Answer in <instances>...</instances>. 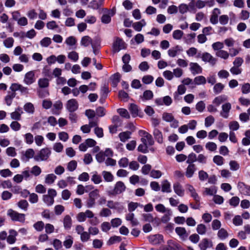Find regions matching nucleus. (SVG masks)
Segmentation results:
<instances>
[{
  "label": "nucleus",
  "instance_id": "obj_39",
  "mask_svg": "<svg viewBox=\"0 0 250 250\" xmlns=\"http://www.w3.org/2000/svg\"><path fill=\"white\" fill-rule=\"evenodd\" d=\"M42 200L43 202L47 206H51L53 205L54 203V198L47 195V194L43 195L42 196Z\"/></svg>",
  "mask_w": 250,
  "mask_h": 250
},
{
  "label": "nucleus",
  "instance_id": "obj_9",
  "mask_svg": "<svg viewBox=\"0 0 250 250\" xmlns=\"http://www.w3.org/2000/svg\"><path fill=\"white\" fill-rule=\"evenodd\" d=\"M148 239L149 243L153 245H159L164 242L163 236L159 234L151 235L148 237Z\"/></svg>",
  "mask_w": 250,
  "mask_h": 250
},
{
  "label": "nucleus",
  "instance_id": "obj_45",
  "mask_svg": "<svg viewBox=\"0 0 250 250\" xmlns=\"http://www.w3.org/2000/svg\"><path fill=\"white\" fill-rule=\"evenodd\" d=\"M24 110L30 114H33L34 112V106L33 104L31 103H27L24 105Z\"/></svg>",
  "mask_w": 250,
  "mask_h": 250
},
{
  "label": "nucleus",
  "instance_id": "obj_2",
  "mask_svg": "<svg viewBox=\"0 0 250 250\" xmlns=\"http://www.w3.org/2000/svg\"><path fill=\"white\" fill-rule=\"evenodd\" d=\"M125 189V184L122 181H118L115 184L113 190L108 192V195L111 196L120 194L124 192Z\"/></svg>",
  "mask_w": 250,
  "mask_h": 250
},
{
  "label": "nucleus",
  "instance_id": "obj_26",
  "mask_svg": "<svg viewBox=\"0 0 250 250\" xmlns=\"http://www.w3.org/2000/svg\"><path fill=\"white\" fill-rule=\"evenodd\" d=\"M181 51H182V49H181V47L177 45L175 46V47L169 49L167 51V53H168V56L170 57L174 58L175 56H176V55L178 54V52H180Z\"/></svg>",
  "mask_w": 250,
  "mask_h": 250
},
{
  "label": "nucleus",
  "instance_id": "obj_57",
  "mask_svg": "<svg viewBox=\"0 0 250 250\" xmlns=\"http://www.w3.org/2000/svg\"><path fill=\"white\" fill-rule=\"evenodd\" d=\"M214 118L212 116L210 115L209 116H208L205 118V126L207 127L210 126L214 123Z\"/></svg>",
  "mask_w": 250,
  "mask_h": 250
},
{
  "label": "nucleus",
  "instance_id": "obj_25",
  "mask_svg": "<svg viewBox=\"0 0 250 250\" xmlns=\"http://www.w3.org/2000/svg\"><path fill=\"white\" fill-rule=\"evenodd\" d=\"M199 247L201 250H206L208 248L212 247V242L207 238L203 239L200 243Z\"/></svg>",
  "mask_w": 250,
  "mask_h": 250
},
{
  "label": "nucleus",
  "instance_id": "obj_11",
  "mask_svg": "<svg viewBox=\"0 0 250 250\" xmlns=\"http://www.w3.org/2000/svg\"><path fill=\"white\" fill-rule=\"evenodd\" d=\"M66 107L70 112H74L78 108V103L75 99H70L67 101Z\"/></svg>",
  "mask_w": 250,
  "mask_h": 250
},
{
  "label": "nucleus",
  "instance_id": "obj_28",
  "mask_svg": "<svg viewBox=\"0 0 250 250\" xmlns=\"http://www.w3.org/2000/svg\"><path fill=\"white\" fill-rule=\"evenodd\" d=\"M131 132L129 131L121 132L119 134L118 136L120 140L122 142H125L127 140L130 138Z\"/></svg>",
  "mask_w": 250,
  "mask_h": 250
},
{
  "label": "nucleus",
  "instance_id": "obj_17",
  "mask_svg": "<svg viewBox=\"0 0 250 250\" xmlns=\"http://www.w3.org/2000/svg\"><path fill=\"white\" fill-rule=\"evenodd\" d=\"M221 11L219 9L215 8L213 9L210 16V21L213 24H216L218 22V15L220 14Z\"/></svg>",
  "mask_w": 250,
  "mask_h": 250
},
{
  "label": "nucleus",
  "instance_id": "obj_5",
  "mask_svg": "<svg viewBox=\"0 0 250 250\" xmlns=\"http://www.w3.org/2000/svg\"><path fill=\"white\" fill-rule=\"evenodd\" d=\"M201 58L202 60L207 63L208 62L211 66H214L217 62V59L214 58L208 52H204L202 54Z\"/></svg>",
  "mask_w": 250,
  "mask_h": 250
},
{
  "label": "nucleus",
  "instance_id": "obj_48",
  "mask_svg": "<svg viewBox=\"0 0 250 250\" xmlns=\"http://www.w3.org/2000/svg\"><path fill=\"white\" fill-rule=\"evenodd\" d=\"M217 192V189L215 187H211L209 188H206L205 189L204 193L207 195L212 196L215 194Z\"/></svg>",
  "mask_w": 250,
  "mask_h": 250
},
{
  "label": "nucleus",
  "instance_id": "obj_51",
  "mask_svg": "<svg viewBox=\"0 0 250 250\" xmlns=\"http://www.w3.org/2000/svg\"><path fill=\"white\" fill-rule=\"evenodd\" d=\"M25 142L28 144L31 145L34 142L33 135L30 133H26L24 135Z\"/></svg>",
  "mask_w": 250,
  "mask_h": 250
},
{
  "label": "nucleus",
  "instance_id": "obj_6",
  "mask_svg": "<svg viewBox=\"0 0 250 250\" xmlns=\"http://www.w3.org/2000/svg\"><path fill=\"white\" fill-rule=\"evenodd\" d=\"M10 89L14 92L20 91L21 94L22 95H27L29 94V88L21 84L16 83H13L10 86Z\"/></svg>",
  "mask_w": 250,
  "mask_h": 250
},
{
  "label": "nucleus",
  "instance_id": "obj_64",
  "mask_svg": "<svg viewBox=\"0 0 250 250\" xmlns=\"http://www.w3.org/2000/svg\"><path fill=\"white\" fill-rule=\"evenodd\" d=\"M118 164L121 167H126L129 166L128 159L125 157L122 158L119 161Z\"/></svg>",
  "mask_w": 250,
  "mask_h": 250
},
{
  "label": "nucleus",
  "instance_id": "obj_38",
  "mask_svg": "<svg viewBox=\"0 0 250 250\" xmlns=\"http://www.w3.org/2000/svg\"><path fill=\"white\" fill-rule=\"evenodd\" d=\"M229 236V234L226 229L224 228L220 229L217 233V236L221 240H224L226 239Z\"/></svg>",
  "mask_w": 250,
  "mask_h": 250
},
{
  "label": "nucleus",
  "instance_id": "obj_31",
  "mask_svg": "<svg viewBox=\"0 0 250 250\" xmlns=\"http://www.w3.org/2000/svg\"><path fill=\"white\" fill-rule=\"evenodd\" d=\"M92 44H94L92 42L91 38L88 36H85L82 37L81 41V44L84 47L88 46L89 44L92 45Z\"/></svg>",
  "mask_w": 250,
  "mask_h": 250
},
{
  "label": "nucleus",
  "instance_id": "obj_41",
  "mask_svg": "<svg viewBox=\"0 0 250 250\" xmlns=\"http://www.w3.org/2000/svg\"><path fill=\"white\" fill-rule=\"evenodd\" d=\"M216 55L224 60H227L229 58V54L227 51L224 50H220L216 52Z\"/></svg>",
  "mask_w": 250,
  "mask_h": 250
},
{
  "label": "nucleus",
  "instance_id": "obj_13",
  "mask_svg": "<svg viewBox=\"0 0 250 250\" xmlns=\"http://www.w3.org/2000/svg\"><path fill=\"white\" fill-rule=\"evenodd\" d=\"M175 232L182 240H185L188 236V233L184 227H179L176 228Z\"/></svg>",
  "mask_w": 250,
  "mask_h": 250
},
{
  "label": "nucleus",
  "instance_id": "obj_18",
  "mask_svg": "<svg viewBox=\"0 0 250 250\" xmlns=\"http://www.w3.org/2000/svg\"><path fill=\"white\" fill-rule=\"evenodd\" d=\"M23 111L22 108L19 107L17 108L14 112L11 113V118L15 121H20L21 119V115Z\"/></svg>",
  "mask_w": 250,
  "mask_h": 250
},
{
  "label": "nucleus",
  "instance_id": "obj_7",
  "mask_svg": "<svg viewBox=\"0 0 250 250\" xmlns=\"http://www.w3.org/2000/svg\"><path fill=\"white\" fill-rule=\"evenodd\" d=\"M36 81L35 72L34 71H30L24 75L23 82L27 85H30Z\"/></svg>",
  "mask_w": 250,
  "mask_h": 250
},
{
  "label": "nucleus",
  "instance_id": "obj_1",
  "mask_svg": "<svg viewBox=\"0 0 250 250\" xmlns=\"http://www.w3.org/2000/svg\"><path fill=\"white\" fill-rule=\"evenodd\" d=\"M51 154V150L48 147L41 149L34 157V159L37 162L46 161Z\"/></svg>",
  "mask_w": 250,
  "mask_h": 250
},
{
  "label": "nucleus",
  "instance_id": "obj_56",
  "mask_svg": "<svg viewBox=\"0 0 250 250\" xmlns=\"http://www.w3.org/2000/svg\"><path fill=\"white\" fill-rule=\"evenodd\" d=\"M18 206L21 209L26 210L28 207L29 204L25 200H20L17 204Z\"/></svg>",
  "mask_w": 250,
  "mask_h": 250
},
{
  "label": "nucleus",
  "instance_id": "obj_4",
  "mask_svg": "<svg viewBox=\"0 0 250 250\" xmlns=\"http://www.w3.org/2000/svg\"><path fill=\"white\" fill-rule=\"evenodd\" d=\"M112 48L113 51L116 53L119 52L121 50L125 49L126 44L122 39L116 37L113 43Z\"/></svg>",
  "mask_w": 250,
  "mask_h": 250
},
{
  "label": "nucleus",
  "instance_id": "obj_12",
  "mask_svg": "<svg viewBox=\"0 0 250 250\" xmlns=\"http://www.w3.org/2000/svg\"><path fill=\"white\" fill-rule=\"evenodd\" d=\"M106 206L109 208L117 209L119 211L124 208L123 206L121 205L120 202H114L112 200L107 201Z\"/></svg>",
  "mask_w": 250,
  "mask_h": 250
},
{
  "label": "nucleus",
  "instance_id": "obj_55",
  "mask_svg": "<svg viewBox=\"0 0 250 250\" xmlns=\"http://www.w3.org/2000/svg\"><path fill=\"white\" fill-rule=\"evenodd\" d=\"M117 112L122 117L126 119L130 118V115L126 109L119 108L117 110Z\"/></svg>",
  "mask_w": 250,
  "mask_h": 250
},
{
  "label": "nucleus",
  "instance_id": "obj_37",
  "mask_svg": "<svg viewBox=\"0 0 250 250\" xmlns=\"http://www.w3.org/2000/svg\"><path fill=\"white\" fill-rule=\"evenodd\" d=\"M196 37V34L195 33H192L187 35L185 38V42L187 44H191L194 42L195 38Z\"/></svg>",
  "mask_w": 250,
  "mask_h": 250
},
{
  "label": "nucleus",
  "instance_id": "obj_30",
  "mask_svg": "<svg viewBox=\"0 0 250 250\" xmlns=\"http://www.w3.org/2000/svg\"><path fill=\"white\" fill-rule=\"evenodd\" d=\"M73 244V238L71 235H67L65 237L63 242L64 247L66 249H70Z\"/></svg>",
  "mask_w": 250,
  "mask_h": 250
},
{
  "label": "nucleus",
  "instance_id": "obj_46",
  "mask_svg": "<svg viewBox=\"0 0 250 250\" xmlns=\"http://www.w3.org/2000/svg\"><path fill=\"white\" fill-rule=\"evenodd\" d=\"M184 35V32L179 29L174 30L172 33V37L174 39L179 40L182 39Z\"/></svg>",
  "mask_w": 250,
  "mask_h": 250
},
{
  "label": "nucleus",
  "instance_id": "obj_27",
  "mask_svg": "<svg viewBox=\"0 0 250 250\" xmlns=\"http://www.w3.org/2000/svg\"><path fill=\"white\" fill-rule=\"evenodd\" d=\"M125 219L127 221H130L132 226H137L139 224L138 220L134 218V214L133 213L130 212L127 213L125 216Z\"/></svg>",
  "mask_w": 250,
  "mask_h": 250
},
{
  "label": "nucleus",
  "instance_id": "obj_15",
  "mask_svg": "<svg viewBox=\"0 0 250 250\" xmlns=\"http://www.w3.org/2000/svg\"><path fill=\"white\" fill-rule=\"evenodd\" d=\"M190 70L193 75L200 74L202 72V68L196 62H190Z\"/></svg>",
  "mask_w": 250,
  "mask_h": 250
},
{
  "label": "nucleus",
  "instance_id": "obj_8",
  "mask_svg": "<svg viewBox=\"0 0 250 250\" xmlns=\"http://www.w3.org/2000/svg\"><path fill=\"white\" fill-rule=\"evenodd\" d=\"M231 109V104L230 103L226 102L225 103L223 104L221 106L220 116L225 119L228 118Z\"/></svg>",
  "mask_w": 250,
  "mask_h": 250
},
{
  "label": "nucleus",
  "instance_id": "obj_29",
  "mask_svg": "<svg viewBox=\"0 0 250 250\" xmlns=\"http://www.w3.org/2000/svg\"><path fill=\"white\" fill-rule=\"evenodd\" d=\"M146 22L145 20L143 19L140 21L133 23L132 27L136 31L140 32L142 30V28L146 26Z\"/></svg>",
  "mask_w": 250,
  "mask_h": 250
},
{
  "label": "nucleus",
  "instance_id": "obj_50",
  "mask_svg": "<svg viewBox=\"0 0 250 250\" xmlns=\"http://www.w3.org/2000/svg\"><path fill=\"white\" fill-rule=\"evenodd\" d=\"M34 228L38 231H42L44 228V224L42 221H39L33 225Z\"/></svg>",
  "mask_w": 250,
  "mask_h": 250
},
{
  "label": "nucleus",
  "instance_id": "obj_34",
  "mask_svg": "<svg viewBox=\"0 0 250 250\" xmlns=\"http://www.w3.org/2000/svg\"><path fill=\"white\" fill-rule=\"evenodd\" d=\"M128 109L132 117H135L138 116L139 109L137 105L134 104H130Z\"/></svg>",
  "mask_w": 250,
  "mask_h": 250
},
{
  "label": "nucleus",
  "instance_id": "obj_63",
  "mask_svg": "<svg viewBox=\"0 0 250 250\" xmlns=\"http://www.w3.org/2000/svg\"><path fill=\"white\" fill-rule=\"evenodd\" d=\"M77 166V162L75 160H72L68 163L67 168L70 171H73L76 169Z\"/></svg>",
  "mask_w": 250,
  "mask_h": 250
},
{
  "label": "nucleus",
  "instance_id": "obj_60",
  "mask_svg": "<svg viewBox=\"0 0 250 250\" xmlns=\"http://www.w3.org/2000/svg\"><path fill=\"white\" fill-rule=\"evenodd\" d=\"M111 211L108 208H103L99 213L101 217H108L111 215Z\"/></svg>",
  "mask_w": 250,
  "mask_h": 250
},
{
  "label": "nucleus",
  "instance_id": "obj_3",
  "mask_svg": "<svg viewBox=\"0 0 250 250\" xmlns=\"http://www.w3.org/2000/svg\"><path fill=\"white\" fill-rule=\"evenodd\" d=\"M7 214L14 221H19L21 223L25 221V215L24 214L18 213L12 209H9Z\"/></svg>",
  "mask_w": 250,
  "mask_h": 250
},
{
  "label": "nucleus",
  "instance_id": "obj_52",
  "mask_svg": "<svg viewBox=\"0 0 250 250\" xmlns=\"http://www.w3.org/2000/svg\"><path fill=\"white\" fill-rule=\"evenodd\" d=\"M174 118L172 114L170 113L164 112L162 115V119L167 122H170Z\"/></svg>",
  "mask_w": 250,
  "mask_h": 250
},
{
  "label": "nucleus",
  "instance_id": "obj_20",
  "mask_svg": "<svg viewBox=\"0 0 250 250\" xmlns=\"http://www.w3.org/2000/svg\"><path fill=\"white\" fill-rule=\"evenodd\" d=\"M62 103L60 101H56L53 105L52 113L54 115H58L60 113V111L62 108Z\"/></svg>",
  "mask_w": 250,
  "mask_h": 250
},
{
  "label": "nucleus",
  "instance_id": "obj_22",
  "mask_svg": "<svg viewBox=\"0 0 250 250\" xmlns=\"http://www.w3.org/2000/svg\"><path fill=\"white\" fill-rule=\"evenodd\" d=\"M186 91V88L183 84H180L178 86L177 90L173 94L174 100H178L179 99V95L184 94Z\"/></svg>",
  "mask_w": 250,
  "mask_h": 250
},
{
  "label": "nucleus",
  "instance_id": "obj_47",
  "mask_svg": "<svg viewBox=\"0 0 250 250\" xmlns=\"http://www.w3.org/2000/svg\"><path fill=\"white\" fill-rule=\"evenodd\" d=\"M229 129L232 131H236L240 127V125L238 122L235 121L230 122L229 124Z\"/></svg>",
  "mask_w": 250,
  "mask_h": 250
},
{
  "label": "nucleus",
  "instance_id": "obj_61",
  "mask_svg": "<svg viewBox=\"0 0 250 250\" xmlns=\"http://www.w3.org/2000/svg\"><path fill=\"white\" fill-rule=\"evenodd\" d=\"M206 148L210 151H214L217 149V145L214 142H208L205 145Z\"/></svg>",
  "mask_w": 250,
  "mask_h": 250
},
{
  "label": "nucleus",
  "instance_id": "obj_32",
  "mask_svg": "<svg viewBox=\"0 0 250 250\" xmlns=\"http://www.w3.org/2000/svg\"><path fill=\"white\" fill-rule=\"evenodd\" d=\"M162 191L163 192L167 193H169L171 191L170 184L167 180H165L162 182Z\"/></svg>",
  "mask_w": 250,
  "mask_h": 250
},
{
  "label": "nucleus",
  "instance_id": "obj_33",
  "mask_svg": "<svg viewBox=\"0 0 250 250\" xmlns=\"http://www.w3.org/2000/svg\"><path fill=\"white\" fill-rule=\"evenodd\" d=\"M102 174L105 182H111L113 181L114 176L111 172L107 171H103Z\"/></svg>",
  "mask_w": 250,
  "mask_h": 250
},
{
  "label": "nucleus",
  "instance_id": "obj_62",
  "mask_svg": "<svg viewBox=\"0 0 250 250\" xmlns=\"http://www.w3.org/2000/svg\"><path fill=\"white\" fill-rule=\"evenodd\" d=\"M34 154L35 152L33 149L29 148L25 151L24 156L28 160L29 159L34 158Z\"/></svg>",
  "mask_w": 250,
  "mask_h": 250
},
{
  "label": "nucleus",
  "instance_id": "obj_40",
  "mask_svg": "<svg viewBox=\"0 0 250 250\" xmlns=\"http://www.w3.org/2000/svg\"><path fill=\"white\" fill-rule=\"evenodd\" d=\"M56 178V176L54 174H47L45 178V183L48 185H51L54 182Z\"/></svg>",
  "mask_w": 250,
  "mask_h": 250
},
{
  "label": "nucleus",
  "instance_id": "obj_19",
  "mask_svg": "<svg viewBox=\"0 0 250 250\" xmlns=\"http://www.w3.org/2000/svg\"><path fill=\"white\" fill-rule=\"evenodd\" d=\"M196 169L197 168L195 164H188L185 172L186 177L188 178H191Z\"/></svg>",
  "mask_w": 250,
  "mask_h": 250
},
{
  "label": "nucleus",
  "instance_id": "obj_43",
  "mask_svg": "<svg viewBox=\"0 0 250 250\" xmlns=\"http://www.w3.org/2000/svg\"><path fill=\"white\" fill-rule=\"evenodd\" d=\"M38 83L40 88H46L49 85V80L47 78H40Z\"/></svg>",
  "mask_w": 250,
  "mask_h": 250
},
{
  "label": "nucleus",
  "instance_id": "obj_21",
  "mask_svg": "<svg viewBox=\"0 0 250 250\" xmlns=\"http://www.w3.org/2000/svg\"><path fill=\"white\" fill-rule=\"evenodd\" d=\"M228 100V97L226 95H221L215 97L213 100V104H215L216 106L220 105L221 104H223L227 102Z\"/></svg>",
  "mask_w": 250,
  "mask_h": 250
},
{
  "label": "nucleus",
  "instance_id": "obj_54",
  "mask_svg": "<svg viewBox=\"0 0 250 250\" xmlns=\"http://www.w3.org/2000/svg\"><path fill=\"white\" fill-rule=\"evenodd\" d=\"M51 43L50 38L45 37L40 41V44L43 47H47Z\"/></svg>",
  "mask_w": 250,
  "mask_h": 250
},
{
  "label": "nucleus",
  "instance_id": "obj_59",
  "mask_svg": "<svg viewBox=\"0 0 250 250\" xmlns=\"http://www.w3.org/2000/svg\"><path fill=\"white\" fill-rule=\"evenodd\" d=\"M42 172L41 168L38 166H34L31 168L30 173L35 176H38Z\"/></svg>",
  "mask_w": 250,
  "mask_h": 250
},
{
  "label": "nucleus",
  "instance_id": "obj_14",
  "mask_svg": "<svg viewBox=\"0 0 250 250\" xmlns=\"http://www.w3.org/2000/svg\"><path fill=\"white\" fill-rule=\"evenodd\" d=\"M9 233L6 239L7 242L9 244H13L17 240L16 237L18 235V232L15 230L11 229L9 230Z\"/></svg>",
  "mask_w": 250,
  "mask_h": 250
},
{
  "label": "nucleus",
  "instance_id": "obj_24",
  "mask_svg": "<svg viewBox=\"0 0 250 250\" xmlns=\"http://www.w3.org/2000/svg\"><path fill=\"white\" fill-rule=\"evenodd\" d=\"M63 224L64 229L65 230H69L72 225V221L71 217L69 215H65L63 219Z\"/></svg>",
  "mask_w": 250,
  "mask_h": 250
},
{
  "label": "nucleus",
  "instance_id": "obj_58",
  "mask_svg": "<svg viewBox=\"0 0 250 250\" xmlns=\"http://www.w3.org/2000/svg\"><path fill=\"white\" fill-rule=\"evenodd\" d=\"M45 232L46 234H51L54 232V226L49 223L46 224L44 225Z\"/></svg>",
  "mask_w": 250,
  "mask_h": 250
},
{
  "label": "nucleus",
  "instance_id": "obj_53",
  "mask_svg": "<svg viewBox=\"0 0 250 250\" xmlns=\"http://www.w3.org/2000/svg\"><path fill=\"white\" fill-rule=\"evenodd\" d=\"M196 230L199 234L204 235L206 233L207 228L205 225L200 224L197 225Z\"/></svg>",
  "mask_w": 250,
  "mask_h": 250
},
{
  "label": "nucleus",
  "instance_id": "obj_10",
  "mask_svg": "<svg viewBox=\"0 0 250 250\" xmlns=\"http://www.w3.org/2000/svg\"><path fill=\"white\" fill-rule=\"evenodd\" d=\"M237 188L242 194L250 196V186L246 185L244 182H239L237 184Z\"/></svg>",
  "mask_w": 250,
  "mask_h": 250
},
{
  "label": "nucleus",
  "instance_id": "obj_44",
  "mask_svg": "<svg viewBox=\"0 0 250 250\" xmlns=\"http://www.w3.org/2000/svg\"><path fill=\"white\" fill-rule=\"evenodd\" d=\"M194 82L197 85L205 84L207 82V80L204 76H199L194 79Z\"/></svg>",
  "mask_w": 250,
  "mask_h": 250
},
{
  "label": "nucleus",
  "instance_id": "obj_35",
  "mask_svg": "<svg viewBox=\"0 0 250 250\" xmlns=\"http://www.w3.org/2000/svg\"><path fill=\"white\" fill-rule=\"evenodd\" d=\"M225 85L221 83H218L214 84L213 90L215 94L220 93L224 89Z\"/></svg>",
  "mask_w": 250,
  "mask_h": 250
},
{
  "label": "nucleus",
  "instance_id": "obj_36",
  "mask_svg": "<svg viewBox=\"0 0 250 250\" xmlns=\"http://www.w3.org/2000/svg\"><path fill=\"white\" fill-rule=\"evenodd\" d=\"M153 97V93L152 91L147 90L144 91L142 96H141V98L143 101H146L151 100Z\"/></svg>",
  "mask_w": 250,
  "mask_h": 250
},
{
  "label": "nucleus",
  "instance_id": "obj_42",
  "mask_svg": "<svg viewBox=\"0 0 250 250\" xmlns=\"http://www.w3.org/2000/svg\"><path fill=\"white\" fill-rule=\"evenodd\" d=\"M88 197L96 201L100 197L99 190L97 188H96L90 191L88 194Z\"/></svg>",
  "mask_w": 250,
  "mask_h": 250
},
{
  "label": "nucleus",
  "instance_id": "obj_23",
  "mask_svg": "<svg viewBox=\"0 0 250 250\" xmlns=\"http://www.w3.org/2000/svg\"><path fill=\"white\" fill-rule=\"evenodd\" d=\"M153 135L155 139L159 144L163 143V137L162 132L157 128H154L153 131Z\"/></svg>",
  "mask_w": 250,
  "mask_h": 250
},
{
  "label": "nucleus",
  "instance_id": "obj_16",
  "mask_svg": "<svg viewBox=\"0 0 250 250\" xmlns=\"http://www.w3.org/2000/svg\"><path fill=\"white\" fill-rule=\"evenodd\" d=\"M174 192L179 196L183 197L185 195V190L182 185L178 182L175 183L173 186Z\"/></svg>",
  "mask_w": 250,
  "mask_h": 250
},
{
  "label": "nucleus",
  "instance_id": "obj_49",
  "mask_svg": "<svg viewBox=\"0 0 250 250\" xmlns=\"http://www.w3.org/2000/svg\"><path fill=\"white\" fill-rule=\"evenodd\" d=\"M14 40L13 38L9 37L3 41V44L6 48H10L13 46Z\"/></svg>",
  "mask_w": 250,
  "mask_h": 250
}]
</instances>
